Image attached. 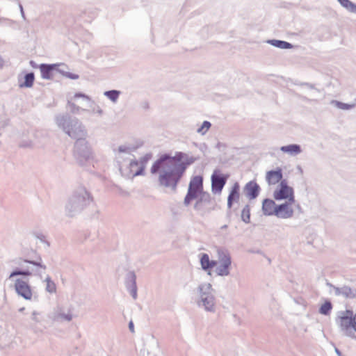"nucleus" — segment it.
I'll use <instances>...</instances> for the list:
<instances>
[{
    "label": "nucleus",
    "mask_w": 356,
    "mask_h": 356,
    "mask_svg": "<svg viewBox=\"0 0 356 356\" xmlns=\"http://www.w3.org/2000/svg\"><path fill=\"white\" fill-rule=\"evenodd\" d=\"M194 162L193 157L183 152H178L174 156L162 155L151 168V173L158 175L159 186L175 191L178 183L188 165Z\"/></svg>",
    "instance_id": "obj_1"
},
{
    "label": "nucleus",
    "mask_w": 356,
    "mask_h": 356,
    "mask_svg": "<svg viewBox=\"0 0 356 356\" xmlns=\"http://www.w3.org/2000/svg\"><path fill=\"white\" fill-rule=\"evenodd\" d=\"M57 127L65 134L76 140L88 137V131L83 124L76 118L68 114H59L55 117Z\"/></svg>",
    "instance_id": "obj_2"
},
{
    "label": "nucleus",
    "mask_w": 356,
    "mask_h": 356,
    "mask_svg": "<svg viewBox=\"0 0 356 356\" xmlns=\"http://www.w3.org/2000/svg\"><path fill=\"white\" fill-rule=\"evenodd\" d=\"M93 201V198L88 190L83 186L78 187L68 198L65 206V211L67 216L74 217L80 213Z\"/></svg>",
    "instance_id": "obj_3"
},
{
    "label": "nucleus",
    "mask_w": 356,
    "mask_h": 356,
    "mask_svg": "<svg viewBox=\"0 0 356 356\" xmlns=\"http://www.w3.org/2000/svg\"><path fill=\"white\" fill-rule=\"evenodd\" d=\"M196 303L199 307L209 312H214L216 298L210 283H202L196 289Z\"/></svg>",
    "instance_id": "obj_4"
},
{
    "label": "nucleus",
    "mask_w": 356,
    "mask_h": 356,
    "mask_svg": "<svg viewBox=\"0 0 356 356\" xmlns=\"http://www.w3.org/2000/svg\"><path fill=\"white\" fill-rule=\"evenodd\" d=\"M22 262L23 264H20L22 268H17L11 272L9 279L18 275L29 277L33 275L39 277L40 279L43 278L42 272L46 270L47 267L41 262V259L39 261L24 259Z\"/></svg>",
    "instance_id": "obj_5"
},
{
    "label": "nucleus",
    "mask_w": 356,
    "mask_h": 356,
    "mask_svg": "<svg viewBox=\"0 0 356 356\" xmlns=\"http://www.w3.org/2000/svg\"><path fill=\"white\" fill-rule=\"evenodd\" d=\"M337 322L343 334L350 338H355L356 332V313L346 309L341 311L338 314Z\"/></svg>",
    "instance_id": "obj_6"
},
{
    "label": "nucleus",
    "mask_w": 356,
    "mask_h": 356,
    "mask_svg": "<svg viewBox=\"0 0 356 356\" xmlns=\"http://www.w3.org/2000/svg\"><path fill=\"white\" fill-rule=\"evenodd\" d=\"M86 138H83L76 140L74 145V157L81 165H84L93 158L91 147Z\"/></svg>",
    "instance_id": "obj_7"
},
{
    "label": "nucleus",
    "mask_w": 356,
    "mask_h": 356,
    "mask_svg": "<svg viewBox=\"0 0 356 356\" xmlns=\"http://www.w3.org/2000/svg\"><path fill=\"white\" fill-rule=\"evenodd\" d=\"M203 191V178L202 176L193 177L189 183L187 194L184 198V204L188 207L193 200L199 197Z\"/></svg>",
    "instance_id": "obj_8"
},
{
    "label": "nucleus",
    "mask_w": 356,
    "mask_h": 356,
    "mask_svg": "<svg viewBox=\"0 0 356 356\" xmlns=\"http://www.w3.org/2000/svg\"><path fill=\"white\" fill-rule=\"evenodd\" d=\"M137 147L132 145L123 144L120 145L115 149V159L119 167L121 165L128 163L130 160L134 159L133 153L136 150Z\"/></svg>",
    "instance_id": "obj_9"
},
{
    "label": "nucleus",
    "mask_w": 356,
    "mask_h": 356,
    "mask_svg": "<svg viewBox=\"0 0 356 356\" xmlns=\"http://www.w3.org/2000/svg\"><path fill=\"white\" fill-rule=\"evenodd\" d=\"M273 197L277 201L296 202L293 188L288 185L286 179L282 180L274 191Z\"/></svg>",
    "instance_id": "obj_10"
},
{
    "label": "nucleus",
    "mask_w": 356,
    "mask_h": 356,
    "mask_svg": "<svg viewBox=\"0 0 356 356\" xmlns=\"http://www.w3.org/2000/svg\"><path fill=\"white\" fill-rule=\"evenodd\" d=\"M327 286L329 288L328 292L330 296L341 297L344 299L356 298V288L345 284L337 286L330 282H327Z\"/></svg>",
    "instance_id": "obj_11"
},
{
    "label": "nucleus",
    "mask_w": 356,
    "mask_h": 356,
    "mask_svg": "<svg viewBox=\"0 0 356 356\" xmlns=\"http://www.w3.org/2000/svg\"><path fill=\"white\" fill-rule=\"evenodd\" d=\"M218 253L219 265L216 266L215 271L219 276H228L232 266L231 256L228 252L223 250H219Z\"/></svg>",
    "instance_id": "obj_12"
},
{
    "label": "nucleus",
    "mask_w": 356,
    "mask_h": 356,
    "mask_svg": "<svg viewBox=\"0 0 356 356\" xmlns=\"http://www.w3.org/2000/svg\"><path fill=\"white\" fill-rule=\"evenodd\" d=\"M49 318L58 323H69L72 320L73 314L70 309L57 306L49 313Z\"/></svg>",
    "instance_id": "obj_13"
},
{
    "label": "nucleus",
    "mask_w": 356,
    "mask_h": 356,
    "mask_svg": "<svg viewBox=\"0 0 356 356\" xmlns=\"http://www.w3.org/2000/svg\"><path fill=\"white\" fill-rule=\"evenodd\" d=\"M17 294L26 300H32L33 293L29 282L22 278H17L14 282Z\"/></svg>",
    "instance_id": "obj_14"
},
{
    "label": "nucleus",
    "mask_w": 356,
    "mask_h": 356,
    "mask_svg": "<svg viewBox=\"0 0 356 356\" xmlns=\"http://www.w3.org/2000/svg\"><path fill=\"white\" fill-rule=\"evenodd\" d=\"M296 202L285 201L277 204L275 216L280 219H289L294 215V206Z\"/></svg>",
    "instance_id": "obj_15"
},
{
    "label": "nucleus",
    "mask_w": 356,
    "mask_h": 356,
    "mask_svg": "<svg viewBox=\"0 0 356 356\" xmlns=\"http://www.w3.org/2000/svg\"><path fill=\"white\" fill-rule=\"evenodd\" d=\"M140 163L134 159L130 160L128 163L121 165L119 170L122 176L130 179L140 175L136 174V172L140 168Z\"/></svg>",
    "instance_id": "obj_16"
},
{
    "label": "nucleus",
    "mask_w": 356,
    "mask_h": 356,
    "mask_svg": "<svg viewBox=\"0 0 356 356\" xmlns=\"http://www.w3.org/2000/svg\"><path fill=\"white\" fill-rule=\"evenodd\" d=\"M227 179V176L220 172L219 170H215L211 175V188L214 193H220L225 186Z\"/></svg>",
    "instance_id": "obj_17"
},
{
    "label": "nucleus",
    "mask_w": 356,
    "mask_h": 356,
    "mask_svg": "<svg viewBox=\"0 0 356 356\" xmlns=\"http://www.w3.org/2000/svg\"><path fill=\"white\" fill-rule=\"evenodd\" d=\"M159 349V343L157 340L151 337L147 339L144 343L143 348L140 350L141 356H156L155 353Z\"/></svg>",
    "instance_id": "obj_18"
},
{
    "label": "nucleus",
    "mask_w": 356,
    "mask_h": 356,
    "mask_svg": "<svg viewBox=\"0 0 356 356\" xmlns=\"http://www.w3.org/2000/svg\"><path fill=\"white\" fill-rule=\"evenodd\" d=\"M60 64H41L39 66L41 76L44 79H52L54 72L60 70L58 67L61 66Z\"/></svg>",
    "instance_id": "obj_19"
},
{
    "label": "nucleus",
    "mask_w": 356,
    "mask_h": 356,
    "mask_svg": "<svg viewBox=\"0 0 356 356\" xmlns=\"http://www.w3.org/2000/svg\"><path fill=\"white\" fill-rule=\"evenodd\" d=\"M283 175L281 168H277L274 170H269L266 174V180L269 185H275L280 183L282 179Z\"/></svg>",
    "instance_id": "obj_20"
},
{
    "label": "nucleus",
    "mask_w": 356,
    "mask_h": 356,
    "mask_svg": "<svg viewBox=\"0 0 356 356\" xmlns=\"http://www.w3.org/2000/svg\"><path fill=\"white\" fill-rule=\"evenodd\" d=\"M277 204L270 199H265L262 202V211L264 215L270 216L276 215Z\"/></svg>",
    "instance_id": "obj_21"
},
{
    "label": "nucleus",
    "mask_w": 356,
    "mask_h": 356,
    "mask_svg": "<svg viewBox=\"0 0 356 356\" xmlns=\"http://www.w3.org/2000/svg\"><path fill=\"white\" fill-rule=\"evenodd\" d=\"M259 189V186L256 182L250 181L245 186L244 191L249 199L254 200L258 196Z\"/></svg>",
    "instance_id": "obj_22"
},
{
    "label": "nucleus",
    "mask_w": 356,
    "mask_h": 356,
    "mask_svg": "<svg viewBox=\"0 0 356 356\" xmlns=\"http://www.w3.org/2000/svg\"><path fill=\"white\" fill-rule=\"evenodd\" d=\"M240 186L238 182H236L232 186L229 194L227 197V207L230 209L232 207L234 202H238L239 200Z\"/></svg>",
    "instance_id": "obj_23"
},
{
    "label": "nucleus",
    "mask_w": 356,
    "mask_h": 356,
    "mask_svg": "<svg viewBox=\"0 0 356 356\" xmlns=\"http://www.w3.org/2000/svg\"><path fill=\"white\" fill-rule=\"evenodd\" d=\"M200 261L204 270H209L217 265V261L210 260L209 255L206 253L200 255Z\"/></svg>",
    "instance_id": "obj_24"
},
{
    "label": "nucleus",
    "mask_w": 356,
    "mask_h": 356,
    "mask_svg": "<svg viewBox=\"0 0 356 356\" xmlns=\"http://www.w3.org/2000/svg\"><path fill=\"white\" fill-rule=\"evenodd\" d=\"M280 150L290 156H294L298 155L302 152V149L300 145L290 144L288 145L282 146Z\"/></svg>",
    "instance_id": "obj_25"
},
{
    "label": "nucleus",
    "mask_w": 356,
    "mask_h": 356,
    "mask_svg": "<svg viewBox=\"0 0 356 356\" xmlns=\"http://www.w3.org/2000/svg\"><path fill=\"white\" fill-rule=\"evenodd\" d=\"M211 202V196L209 193L205 192H202V193L199 194V199L197 200L194 205V209L195 210H200L202 204H209Z\"/></svg>",
    "instance_id": "obj_26"
},
{
    "label": "nucleus",
    "mask_w": 356,
    "mask_h": 356,
    "mask_svg": "<svg viewBox=\"0 0 356 356\" xmlns=\"http://www.w3.org/2000/svg\"><path fill=\"white\" fill-rule=\"evenodd\" d=\"M268 42L271 45L282 49H291L293 47L291 43L280 40H268Z\"/></svg>",
    "instance_id": "obj_27"
},
{
    "label": "nucleus",
    "mask_w": 356,
    "mask_h": 356,
    "mask_svg": "<svg viewBox=\"0 0 356 356\" xmlns=\"http://www.w3.org/2000/svg\"><path fill=\"white\" fill-rule=\"evenodd\" d=\"M35 80V76L33 72H29L25 74L24 81L19 83L20 88H31L32 87Z\"/></svg>",
    "instance_id": "obj_28"
},
{
    "label": "nucleus",
    "mask_w": 356,
    "mask_h": 356,
    "mask_svg": "<svg viewBox=\"0 0 356 356\" xmlns=\"http://www.w3.org/2000/svg\"><path fill=\"white\" fill-rule=\"evenodd\" d=\"M151 154H146L145 156L140 158L138 162L140 163V166L138 171L136 172V175H143L144 170L146 167L147 162L151 159Z\"/></svg>",
    "instance_id": "obj_29"
},
{
    "label": "nucleus",
    "mask_w": 356,
    "mask_h": 356,
    "mask_svg": "<svg viewBox=\"0 0 356 356\" xmlns=\"http://www.w3.org/2000/svg\"><path fill=\"white\" fill-rule=\"evenodd\" d=\"M31 323L30 326L32 329H35L36 327L37 324L40 323L42 322L41 313L36 310H33L31 312Z\"/></svg>",
    "instance_id": "obj_30"
},
{
    "label": "nucleus",
    "mask_w": 356,
    "mask_h": 356,
    "mask_svg": "<svg viewBox=\"0 0 356 356\" xmlns=\"http://www.w3.org/2000/svg\"><path fill=\"white\" fill-rule=\"evenodd\" d=\"M43 282L46 283L45 290L47 292L49 293H54L56 292V284L49 275L45 277Z\"/></svg>",
    "instance_id": "obj_31"
},
{
    "label": "nucleus",
    "mask_w": 356,
    "mask_h": 356,
    "mask_svg": "<svg viewBox=\"0 0 356 356\" xmlns=\"http://www.w3.org/2000/svg\"><path fill=\"white\" fill-rule=\"evenodd\" d=\"M121 94L118 90H107L104 92V95L110 99L113 103H116Z\"/></svg>",
    "instance_id": "obj_32"
},
{
    "label": "nucleus",
    "mask_w": 356,
    "mask_h": 356,
    "mask_svg": "<svg viewBox=\"0 0 356 356\" xmlns=\"http://www.w3.org/2000/svg\"><path fill=\"white\" fill-rule=\"evenodd\" d=\"M342 7L346 8L348 12L356 13V4L350 0H337Z\"/></svg>",
    "instance_id": "obj_33"
},
{
    "label": "nucleus",
    "mask_w": 356,
    "mask_h": 356,
    "mask_svg": "<svg viewBox=\"0 0 356 356\" xmlns=\"http://www.w3.org/2000/svg\"><path fill=\"white\" fill-rule=\"evenodd\" d=\"M241 220L245 222L249 223L250 220V209L249 205H245L241 211Z\"/></svg>",
    "instance_id": "obj_34"
},
{
    "label": "nucleus",
    "mask_w": 356,
    "mask_h": 356,
    "mask_svg": "<svg viewBox=\"0 0 356 356\" xmlns=\"http://www.w3.org/2000/svg\"><path fill=\"white\" fill-rule=\"evenodd\" d=\"M332 309V303L330 301H326L324 304H323L320 309L319 312L323 315H328Z\"/></svg>",
    "instance_id": "obj_35"
},
{
    "label": "nucleus",
    "mask_w": 356,
    "mask_h": 356,
    "mask_svg": "<svg viewBox=\"0 0 356 356\" xmlns=\"http://www.w3.org/2000/svg\"><path fill=\"white\" fill-rule=\"evenodd\" d=\"M332 104L336 106L337 108L341 109V110H350L353 108L355 106V104H346L343 103L339 101H332Z\"/></svg>",
    "instance_id": "obj_36"
},
{
    "label": "nucleus",
    "mask_w": 356,
    "mask_h": 356,
    "mask_svg": "<svg viewBox=\"0 0 356 356\" xmlns=\"http://www.w3.org/2000/svg\"><path fill=\"white\" fill-rule=\"evenodd\" d=\"M211 127L209 121H204L200 127L197 129V132L201 135H204Z\"/></svg>",
    "instance_id": "obj_37"
},
{
    "label": "nucleus",
    "mask_w": 356,
    "mask_h": 356,
    "mask_svg": "<svg viewBox=\"0 0 356 356\" xmlns=\"http://www.w3.org/2000/svg\"><path fill=\"white\" fill-rule=\"evenodd\" d=\"M136 283V275L134 272L129 271L126 275V285L127 288H129L132 285V283Z\"/></svg>",
    "instance_id": "obj_38"
},
{
    "label": "nucleus",
    "mask_w": 356,
    "mask_h": 356,
    "mask_svg": "<svg viewBox=\"0 0 356 356\" xmlns=\"http://www.w3.org/2000/svg\"><path fill=\"white\" fill-rule=\"evenodd\" d=\"M67 105L70 108L71 113L74 114H79L80 113L81 111H86V109L81 108V107L76 105L74 103L71 102L70 101H68Z\"/></svg>",
    "instance_id": "obj_39"
},
{
    "label": "nucleus",
    "mask_w": 356,
    "mask_h": 356,
    "mask_svg": "<svg viewBox=\"0 0 356 356\" xmlns=\"http://www.w3.org/2000/svg\"><path fill=\"white\" fill-rule=\"evenodd\" d=\"M58 72L61 73L62 74H63L65 76L70 79H73V80H76V79H79V75L78 74H72L71 72H64L63 70L60 69V70H58Z\"/></svg>",
    "instance_id": "obj_40"
},
{
    "label": "nucleus",
    "mask_w": 356,
    "mask_h": 356,
    "mask_svg": "<svg viewBox=\"0 0 356 356\" xmlns=\"http://www.w3.org/2000/svg\"><path fill=\"white\" fill-rule=\"evenodd\" d=\"M129 290L131 296L133 297L134 300L137 298V287L136 283H132V285L127 288Z\"/></svg>",
    "instance_id": "obj_41"
},
{
    "label": "nucleus",
    "mask_w": 356,
    "mask_h": 356,
    "mask_svg": "<svg viewBox=\"0 0 356 356\" xmlns=\"http://www.w3.org/2000/svg\"><path fill=\"white\" fill-rule=\"evenodd\" d=\"M92 113L97 114L99 116H102L103 115V110L100 108L99 106L95 105L90 111Z\"/></svg>",
    "instance_id": "obj_42"
},
{
    "label": "nucleus",
    "mask_w": 356,
    "mask_h": 356,
    "mask_svg": "<svg viewBox=\"0 0 356 356\" xmlns=\"http://www.w3.org/2000/svg\"><path fill=\"white\" fill-rule=\"evenodd\" d=\"M303 87H305L307 89H309L311 91H314L315 92H319V90L314 87L312 84L309 83H303L302 84Z\"/></svg>",
    "instance_id": "obj_43"
},
{
    "label": "nucleus",
    "mask_w": 356,
    "mask_h": 356,
    "mask_svg": "<svg viewBox=\"0 0 356 356\" xmlns=\"http://www.w3.org/2000/svg\"><path fill=\"white\" fill-rule=\"evenodd\" d=\"M79 97H81L83 99L87 100V101L91 100L89 96H88L83 93L78 92L74 95V98H79Z\"/></svg>",
    "instance_id": "obj_44"
},
{
    "label": "nucleus",
    "mask_w": 356,
    "mask_h": 356,
    "mask_svg": "<svg viewBox=\"0 0 356 356\" xmlns=\"http://www.w3.org/2000/svg\"><path fill=\"white\" fill-rule=\"evenodd\" d=\"M129 329L131 332H132V333L134 332V325L131 321L129 323Z\"/></svg>",
    "instance_id": "obj_45"
},
{
    "label": "nucleus",
    "mask_w": 356,
    "mask_h": 356,
    "mask_svg": "<svg viewBox=\"0 0 356 356\" xmlns=\"http://www.w3.org/2000/svg\"><path fill=\"white\" fill-rule=\"evenodd\" d=\"M334 351L338 356H342L341 351L337 348H334Z\"/></svg>",
    "instance_id": "obj_46"
},
{
    "label": "nucleus",
    "mask_w": 356,
    "mask_h": 356,
    "mask_svg": "<svg viewBox=\"0 0 356 356\" xmlns=\"http://www.w3.org/2000/svg\"><path fill=\"white\" fill-rule=\"evenodd\" d=\"M19 8H20V13H22V17H24L23 7L21 4H19Z\"/></svg>",
    "instance_id": "obj_47"
},
{
    "label": "nucleus",
    "mask_w": 356,
    "mask_h": 356,
    "mask_svg": "<svg viewBox=\"0 0 356 356\" xmlns=\"http://www.w3.org/2000/svg\"><path fill=\"white\" fill-rule=\"evenodd\" d=\"M3 58H1V56H0V68H2L3 66Z\"/></svg>",
    "instance_id": "obj_48"
},
{
    "label": "nucleus",
    "mask_w": 356,
    "mask_h": 356,
    "mask_svg": "<svg viewBox=\"0 0 356 356\" xmlns=\"http://www.w3.org/2000/svg\"><path fill=\"white\" fill-rule=\"evenodd\" d=\"M228 227V226L227 225H224L220 227V230H224V229H227Z\"/></svg>",
    "instance_id": "obj_49"
},
{
    "label": "nucleus",
    "mask_w": 356,
    "mask_h": 356,
    "mask_svg": "<svg viewBox=\"0 0 356 356\" xmlns=\"http://www.w3.org/2000/svg\"><path fill=\"white\" fill-rule=\"evenodd\" d=\"M25 310V307H22L18 309L19 312L22 313Z\"/></svg>",
    "instance_id": "obj_50"
},
{
    "label": "nucleus",
    "mask_w": 356,
    "mask_h": 356,
    "mask_svg": "<svg viewBox=\"0 0 356 356\" xmlns=\"http://www.w3.org/2000/svg\"><path fill=\"white\" fill-rule=\"evenodd\" d=\"M310 96L312 97H316V95H314V94H310Z\"/></svg>",
    "instance_id": "obj_51"
},
{
    "label": "nucleus",
    "mask_w": 356,
    "mask_h": 356,
    "mask_svg": "<svg viewBox=\"0 0 356 356\" xmlns=\"http://www.w3.org/2000/svg\"><path fill=\"white\" fill-rule=\"evenodd\" d=\"M30 63H31V65L32 66H33V61H32V60H31V61L30 62Z\"/></svg>",
    "instance_id": "obj_52"
}]
</instances>
